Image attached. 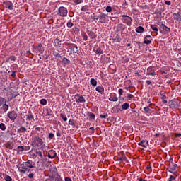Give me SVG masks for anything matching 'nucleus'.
Wrapping results in <instances>:
<instances>
[{
	"label": "nucleus",
	"instance_id": "obj_1",
	"mask_svg": "<svg viewBox=\"0 0 181 181\" xmlns=\"http://www.w3.org/2000/svg\"><path fill=\"white\" fill-rule=\"evenodd\" d=\"M33 166V163L32 160H28L27 162H23L22 164L20 165L19 172L21 173H26V172H33V170H30Z\"/></svg>",
	"mask_w": 181,
	"mask_h": 181
},
{
	"label": "nucleus",
	"instance_id": "obj_2",
	"mask_svg": "<svg viewBox=\"0 0 181 181\" xmlns=\"http://www.w3.org/2000/svg\"><path fill=\"white\" fill-rule=\"evenodd\" d=\"M122 22L127 26H131L132 25V18L127 16L125 14L121 16Z\"/></svg>",
	"mask_w": 181,
	"mask_h": 181
},
{
	"label": "nucleus",
	"instance_id": "obj_3",
	"mask_svg": "<svg viewBox=\"0 0 181 181\" xmlns=\"http://www.w3.org/2000/svg\"><path fill=\"white\" fill-rule=\"evenodd\" d=\"M67 13H69V11H67V8L64 6L59 7L58 11H57V15H59L62 18L67 16Z\"/></svg>",
	"mask_w": 181,
	"mask_h": 181
},
{
	"label": "nucleus",
	"instance_id": "obj_4",
	"mask_svg": "<svg viewBox=\"0 0 181 181\" xmlns=\"http://www.w3.org/2000/svg\"><path fill=\"white\" fill-rule=\"evenodd\" d=\"M41 145H43V139H42L39 136H35L33 139V141L32 142L33 146H40Z\"/></svg>",
	"mask_w": 181,
	"mask_h": 181
},
{
	"label": "nucleus",
	"instance_id": "obj_5",
	"mask_svg": "<svg viewBox=\"0 0 181 181\" xmlns=\"http://www.w3.org/2000/svg\"><path fill=\"white\" fill-rule=\"evenodd\" d=\"M168 104H169V107H170V108H176V107H180V100H172L170 102H168Z\"/></svg>",
	"mask_w": 181,
	"mask_h": 181
},
{
	"label": "nucleus",
	"instance_id": "obj_6",
	"mask_svg": "<svg viewBox=\"0 0 181 181\" xmlns=\"http://www.w3.org/2000/svg\"><path fill=\"white\" fill-rule=\"evenodd\" d=\"M7 116L11 121H15L16 118H18V113L15 110L8 112Z\"/></svg>",
	"mask_w": 181,
	"mask_h": 181
},
{
	"label": "nucleus",
	"instance_id": "obj_7",
	"mask_svg": "<svg viewBox=\"0 0 181 181\" xmlns=\"http://www.w3.org/2000/svg\"><path fill=\"white\" fill-rule=\"evenodd\" d=\"M100 23H108V18H107V14L101 13L99 16Z\"/></svg>",
	"mask_w": 181,
	"mask_h": 181
},
{
	"label": "nucleus",
	"instance_id": "obj_8",
	"mask_svg": "<svg viewBox=\"0 0 181 181\" xmlns=\"http://www.w3.org/2000/svg\"><path fill=\"white\" fill-rule=\"evenodd\" d=\"M33 48L35 49L37 52H39V53L41 54H42L43 52H45V48L43 47V45H42V43L38 44V45L37 46H34Z\"/></svg>",
	"mask_w": 181,
	"mask_h": 181
},
{
	"label": "nucleus",
	"instance_id": "obj_9",
	"mask_svg": "<svg viewBox=\"0 0 181 181\" xmlns=\"http://www.w3.org/2000/svg\"><path fill=\"white\" fill-rule=\"evenodd\" d=\"M57 156V153L56 151L50 150L48 153V158L49 159H54V158Z\"/></svg>",
	"mask_w": 181,
	"mask_h": 181
},
{
	"label": "nucleus",
	"instance_id": "obj_10",
	"mask_svg": "<svg viewBox=\"0 0 181 181\" xmlns=\"http://www.w3.org/2000/svg\"><path fill=\"white\" fill-rule=\"evenodd\" d=\"M144 43L145 45H151L152 43V37H151V35H146L144 37Z\"/></svg>",
	"mask_w": 181,
	"mask_h": 181
},
{
	"label": "nucleus",
	"instance_id": "obj_11",
	"mask_svg": "<svg viewBox=\"0 0 181 181\" xmlns=\"http://www.w3.org/2000/svg\"><path fill=\"white\" fill-rule=\"evenodd\" d=\"M109 101H118V97H117V94L115 93H112L110 95Z\"/></svg>",
	"mask_w": 181,
	"mask_h": 181
},
{
	"label": "nucleus",
	"instance_id": "obj_12",
	"mask_svg": "<svg viewBox=\"0 0 181 181\" xmlns=\"http://www.w3.org/2000/svg\"><path fill=\"white\" fill-rule=\"evenodd\" d=\"M26 120L27 121H32L35 119V116L32 114L31 111H28V113L25 115Z\"/></svg>",
	"mask_w": 181,
	"mask_h": 181
},
{
	"label": "nucleus",
	"instance_id": "obj_13",
	"mask_svg": "<svg viewBox=\"0 0 181 181\" xmlns=\"http://www.w3.org/2000/svg\"><path fill=\"white\" fill-rule=\"evenodd\" d=\"M77 97L78 98H76V103H86V99L83 95H75V98Z\"/></svg>",
	"mask_w": 181,
	"mask_h": 181
},
{
	"label": "nucleus",
	"instance_id": "obj_14",
	"mask_svg": "<svg viewBox=\"0 0 181 181\" xmlns=\"http://www.w3.org/2000/svg\"><path fill=\"white\" fill-rule=\"evenodd\" d=\"M86 33L90 39H95V37H97V35H95V33L91 30H87Z\"/></svg>",
	"mask_w": 181,
	"mask_h": 181
},
{
	"label": "nucleus",
	"instance_id": "obj_15",
	"mask_svg": "<svg viewBox=\"0 0 181 181\" xmlns=\"http://www.w3.org/2000/svg\"><path fill=\"white\" fill-rule=\"evenodd\" d=\"M54 46H55V47H60V46H62V40H60L59 38L54 39Z\"/></svg>",
	"mask_w": 181,
	"mask_h": 181
},
{
	"label": "nucleus",
	"instance_id": "obj_16",
	"mask_svg": "<svg viewBox=\"0 0 181 181\" xmlns=\"http://www.w3.org/2000/svg\"><path fill=\"white\" fill-rule=\"evenodd\" d=\"M173 18L174 21H181V13H173Z\"/></svg>",
	"mask_w": 181,
	"mask_h": 181
},
{
	"label": "nucleus",
	"instance_id": "obj_17",
	"mask_svg": "<svg viewBox=\"0 0 181 181\" xmlns=\"http://www.w3.org/2000/svg\"><path fill=\"white\" fill-rule=\"evenodd\" d=\"M139 146H141V148H147L148 147V141L142 140L141 142L138 144Z\"/></svg>",
	"mask_w": 181,
	"mask_h": 181
},
{
	"label": "nucleus",
	"instance_id": "obj_18",
	"mask_svg": "<svg viewBox=\"0 0 181 181\" xmlns=\"http://www.w3.org/2000/svg\"><path fill=\"white\" fill-rule=\"evenodd\" d=\"M95 90L98 93H100V94H104V87L98 86L96 87Z\"/></svg>",
	"mask_w": 181,
	"mask_h": 181
},
{
	"label": "nucleus",
	"instance_id": "obj_19",
	"mask_svg": "<svg viewBox=\"0 0 181 181\" xmlns=\"http://www.w3.org/2000/svg\"><path fill=\"white\" fill-rule=\"evenodd\" d=\"M70 50L73 52V53H77L78 52V48L77 47V45L71 46L69 47Z\"/></svg>",
	"mask_w": 181,
	"mask_h": 181
},
{
	"label": "nucleus",
	"instance_id": "obj_20",
	"mask_svg": "<svg viewBox=\"0 0 181 181\" xmlns=\"http://www.w3.org/2000/svg\"><path fill=\"white\" fill-rule=\"evenodd\" d=\"M93 52L96 54H103V49H101V48H100V47H98L97 49L94 48Z\"/></svg>",
	"mask_w": 181,
	"mask_h": 181
},
{
	"label": "nucleus",
	"instance_id": "obj_21",
	"mask_svg": "<svg viewBox=\"0 0 181 181\" xmlns=\"http://www.w3.org/2000/svg\"><path fill=\"white\" fill-rule=\"evenodd\" d=\"M1 110H3L4 112H6V111L9 110V105H8L6 103H4V105H2Z\"/></svg>",
	"mask_w": 181,
	"mask_h": 181
},
{
	"label": "nucleus",
	"instance_id": "obj_22",
	"mask_svg": "<svg viewBox=\"0 0 181 181\" xmlns=\"http://www.w3.org/2000/svg\"><path fill=\"white\" fill-rule=\"evenodd\" d=\"M117 160L120 162H125L127 160V156L122 155L121 157H117Z\"/></svg>",
	"mask_w": 181,
	"mask_h": 181
},
{
	"label": "nucleus",
	"instance_id": "obj_23",
	"mask_svg": "<svg viewBox=\"0 0 181 181\" xmlns=\"http://www.w3.org/2000/svg\"><path fill=\"white\" fill-rule=\"evenodd\" d=\"M45 117H50V116H52V110L47 109L45 111Z\"/></svg>",
	"mask_w": 181,
	"mask_h": 181
},
{
	"label": "nucleus",
	"instance_id": "obj_24",
	"mask_svg": "<svg viewBox=\"0 0 181 181\" xmlns=\"http://www.w3.org/2000/svg\"><path fill=\"white\" fill-rule=\"evenodd\" d=\"M136 32L137 33H144V27L142 26H139L136 29Z\"/></svg>",
	"mask_w": 181,
	"mask_h": 181
},
{
	"label": "nucleus",
	"instance_id": "obj_25",
	"mask_svg": "<svg viewBox=\"0 0 181 181\" xmlns=\"http://www.w3.org/2000/svg\"><path fill=\"white\" fill-rule=\"evenodd\" d=\"M90 85L93 86V87L97 86V81L94 78H91L90 81Z\"/></svg>",
	"mask_w": 181,
	"mask_h": 181
},
{
	"label": "nucleus",
	"instance_id": "obj_26",
	"mask_svg": "<svg viewBox=\"0 0 181 181\" xmlns=\"http://www.w3.org/2000/svg\"><path fill=\"white\" fill-rule=\"evenodd\" d=\"M117 30H121L122 32L125 30V27L124 26V24H119L117 25Z\"/></svg>",
	"mask_w": 181,
	"mask_h": 181
},
{
	"label": "nucleus",
	"instance_id": "obj_27",
	"mask_svg": "<svg viewBox=\"0 0 181 181\" xmlns=\"http://www.w3.org/2000/svg\"><path fill=\"white\" fill-rule=\"evenodd\" d=\"M128 108H129V103H124L122 105V110H128Z\"/></svg>",
	"mask_w": 181,
	"mask_h": 181
},
{
	"label": "nucleus",
	"instance_id": "obj_28",
	"mask_svg": "<svg viewBox=\"0 0 181 181\" xmlns=\"http://www.w3.org/2000/svg\"><path fill=\"white\" fill-rule=\"evenodd\" d=\"M15 60H16V57H15V56H11V57H9L8 58H7L6 62H9L10 61H11V62H15Z\"/></svg>",
	"mask_w": 181,
	"mask_h": 181
},
{
	"label": "nucleus",
	"instance_id": "obj_29",
	"mask_svg": "<svg viewBox=\"0 0 181 181\" xmlns=\"http://www.w3.org/2000/svg\"><path fill=\"white\" fill-rule=\"evenodd\" d=\"M25 151V147L21 146L17 147L18 153H21V152H23Z\"/></svg>",
	"mask_w": 181,
	"mask_h": 181
},
{
	"label": "nucleus",
	"instance_id": "obj_30",
	"mask_svg": "<svg viewBox=\"0 0 181 181\" xmlns=\"http://www.w3.org/2000/svg\"><path fill=\"white\" fill-rule=\"evenodd\" d=\"M151 28L152 29V30H153V32H156V33L159 32V30L158 29V27H156V25H151Z\"/></svg>",
	"mask_w": 181,
	"mask_h": 181
},
{
	"label": "nucleus",
	"instance_id": "obj_31",
	"mask_svg": "<svg viewBox=\"0 0 181 181\" xmlns=\"http://www.w3.org/2000/svg\"><path fill=\"white\" fill-rule=\"evenodd\" d=\"M4 104H6V99H5V98L0 97V106Z\"/></svg>",
	"mask_w": 181,
	"mask_h": 181
},
{
	"label": "nucleus",
	"instance_id": "obj_32",
	"mask_svg": "<svg viewBox=\"0 0 181 181\" xmlns=\"http://www.w3.org/2000/svg\"><path fill=\"white\" fill-rule=\"evenodd\" d=\"M62 63L64 64H70V60H69V59L64 57L62 59Z\"/></svg>",
	"mask_w": 181,
	"mask_h": 181
},
{
	"label": "nucleus",
	"instance_id": "obj_33",
	"mask_svg": "<svg viewBox=\"0 0 181 181\" xmlns=\"http://www.w3.org/2000/svg\"><path fill=\"white\" fill-rule=\"evenodd\" d=\"M26 131L27 129H25V127H21V128L18 129V132L19 133L26 132Z\"/></svg>",
	"mask_w": 181,
	"mask_h": 181
},
{
	"label": "nucleus",
	"instance_id": "obj_34",
	"mask_svg": "<svg viewBox=\"0 0 181 181\" xmlns=\"http://www.w3.org/2000/svg\"><path fill=\"white\" fill-rule=\"evenodd\" d=\"M53 55L54 57L62 58V54H60V53L57 52V51L53 52Z\"/></svg>",
	"mask_w": 181,
	"mask_h": 181
},
{
	"label": "nucleus",
	"instance_id": "obj_35",
	"mask_svg": "<svg viewBox=\"0 0 181 181\" xmlns=\"http://www.w3.org/2000/svg\"><path fill=\"white\" fill-rule=\"evenodd\" d=\"M81 36L83 39V40L86 41L88 39V36H87V34L86 33H83L81 34Z\"/></svg>",
	"mask_w": 181,
	"mask_h": 181
},
{
	"label": "nucleus",
	"instance_id": "obj_36",
	"mask_svg": "<svg viewBox=\"0 0 181 181\" xmlns=\"http://www.w3.org/2000/svg\"><path fill=\"white\" fill-rule=\"evenodd\" d=\"M0 129H1V131H5V129H6V126L5 125V124H0Z\"/></svg>",
	"mask_w": 181,
	"mask_h": 181
},
{
	"label": "nucleus",
	"instance_id": "obj_37",
	"mask_svg": "<svg viewBox=\"0 0 181 181\" xmlns=\"http://www.w3.org/2000/svg\"><path fill=\"white\" fill-rule=\"evenodd\" d=\"M81 11H82L83 12H87V11H88V6L85 5V6H82Z\"/></svg>",
	"mask_w": 181,
	"mask_h": 181
},
{
	"label": "nucleus",
	"instance_id": "obj_38",
	"mask_svg": "<svg viewBox=\"0 0 181 181\" xmlns=\"http://www.w3.org/2000/svg\"><path fill=\"white\" fill-rule=\"evenodd\" d=\"M4 180L5 181H12V177L8 175H6L4 177Z\"/></svg>",
	"mask_w": 181,
	"mask_h": 181
},
{
	"label": "nucleus",
	"instance_id": "obj_39",
	"mask_svg": "<svg viewBox=\"0 0 181 181\" xmlns=\"http://www.w3.org/2000/svg\"><path fill=\"white\" fill-rule=\"evenodd\" d=\"M144 111L145 114H148V112H150V111H151V110L149 108V107H144Z\"/></svg>",
	"mask_w": 181,
	"mask_h": 181
},
{
	"label": "nucleus",
	"instance_id": "obj_40",
	"mask_svg": "<svg viewBox=\"0 0 181 181\" xmlns=\"http://www.w3.org/2000/svg\"><path fill=\"white\" fill-rule=\"evenodd\" d=\"M7 6H8V9H9L10 11H12V9H13V4L11 3V4L9 3H7Z\"/></svg>",
	"mask_w": 181,
	"mask_h": 181
},
{
	"label": "nucleus",
	"instance_id": "obj_41",
	"mask_svg": "<svg viewBox=\"0 0 181 181\" xmlns=\"http://www.w3.org/2000/svg\"><path fill=\"white\" fill-rule=\"evenodd\" d=\"M60 117L62 118L63 121L64 122L67 121V117H66V115L61 113Z\"/></svg>",
	"mask_w": 181,
	"mask_h": 181
},
{
	"label": "nucleus",
	"instance_id": "obj_42",
	"mask_svg": "<svg viewBox=\"0 0 181 181\" xmlns=\"http://www.w3.org/2000/svg\"><path fill=\"white\" fill-rule=\"evenodd\" d=\"M40 104L42 105H46V104H47V100H46V99H41Z\"/></svg>",
	"mask_w": 181,
	"mask_h": 181
},
{
	"label": "nucleus",
	"instance_id": "obj_43",
	"mask_svg": "<svg viewBox=\"0 0 181 181\" xmlns=\"http://www.w3.org/2000/svg\"><path fill=\"white\" fill-rule=\"evenodd\" d=\"M115 42H116L117 43H119V42H121V37H119V36H116L115 38L114 39Z\"/></svg>",
	"mask_w": 181,
	"mask_h": 181
},
{
	"label": "nucleus",
	"instance_id": "obj_44",
	"mask_svg": "<svg viewBox=\"0 0 181 181\" xmlns=\"http://www.w3.org/2000/svg\"><path fill=\"white\" fill-rule=\"evenodd\" d=\"M106 12H112V8L110 6H108L105 8Z\"/></svg>",
	"mask_w": 181,
	"mask_h": 181
},
{
	"label": "nucleus",
	"instance_id": "obj_45",
	"mask_svg": "<svg viewBox=\"0 0 181 181\" xmlns=\"http://www.w3.org/2000/svg\"><path fill=\"white\" fill-rule=\"evenodd\" d=\"M158 25H159V26H160V28L161 29H163V30H165V28H166V25H165V24L158 23Z\"/></svg>",
	"mask_w": 181,
	"mask_h": 181
},
{
	"label": "nucleus",
	"instance_id": "obj_46",
	"mask_svg": "<svg viewBox=\"0 0 181 181\" xmlns=\"http://www.w3.org/2000/svg\"><path fill=\"white\" fill-rule=\"evenodd\" d=\"M158 25H159V26H160V28L161 29H163V30H165V28H166V25H165V24L158 23Z\"/></svg>",
	"mask_w": 181,
	"mask_h": 181
},
{
	"label": "nucleus",
	"instance_id": "obj_47",
	"mask_svg": "<svg viewBox=\"0 0 181 181\" xmlns=\"http://www.w3.org/2000/svg\"><path fill=\"white\" fill-rule=\"evenodd\" d=\"M162 95L161 98L163 101V103L166 104V103H168V100H166V95Z\"/></svg>",
	"mask_w": 181,
	"mask_h": 181
},
{
	"label": "nucleus",
	"instance_id": "obj_48",
	"mask_svg": "<svg viewBox=\"0 0 181 181\" xmlns=\"http://www.w3.org/2000/svg\"><path fill=\"white\" fill-rule=\"evenodd\" d=\"M89 117L90 118H91L92 119H95V115L93 112H90L89 113Z\"/></svg>",
	"mask_w": 181,
	"mask_h": 181
},
{
	"label": "nucleus",
	"instance_id": "obj_49",
	"mask_svg": "<svg viewBox=\"0 0 181 181\" xmlns=\"http://www.w3.org/2000/svg\"><path fill=\"white\" fill-rule=\"evenodd\" d=\"M33 176H35V173L33 171L30 172V173L28 175L29 179H33Z\"/></svg>",
	"mask_w": 181,
	"mask_h": 181
},
{
	"label": "nucleus",
	"instance_id": "obj_50",
	"mask_svg": "<svg viewBox=\"0 0 181 181\" xmlns=\"http://www.w3.org/2000/svg\"><path fill=\"white\" fill-rule=\"evenodd\" d=\"M36 154L38 155L40 158H43V154H42V151H37Z\"/></svg>",
	"mask_w": 181,
	"mask_h": 181
},
{
	"label": "nucleus",
	"instance_id": "obj_51",
	"mask_svg": "<svg viewBox=\"0 0 181 181\" xmlns=\"http://www.w3.org/2000/svg\"><path fill=\"white\" fill-rule=\"evenodd\" d=\"M147 71H148V73H152L153 71H153V67H152V66L148 67L147 69Z\"/></svg>",
	"mask_w": 181,
	"mask_h": 181
},
{
	"label": "nucleus",
	"instance_id": "obj_52",
	"mask_svg": "<svg viewBox=\"0 0 181 181\" xmlns=\"http://www.w3.org/2000/svg\"><path fill=\"white\" fill-rule=\"evenodd\" d=\"M176 168H177V164H173L172 168H170V170H175Z\"/></svg>",
	"mask_w": 181,
	"mask_h": 181
},
{
	"label": "nucleus",
	"instance_id": "obj_53",
	"mask_svg": "<svg viewBox=\"0 0 181 181\" xmlns=\"http://www.w3.org/2000/svg\"><path fill=\"white\" fill-rule=\"evenodd\" d=\"M91 18L93 19V21H98V19H100V16H91Z\"/></svg>",
	"mask_w": 181,
	"mask_h": 181
},
{
	"label": "nucleus",
	"instance_id": "obj_54",
	"mask_svg": "<svg viewBox=\"0 0 181 181\" xmlns=\"http://www.w3.org/2000/svg\"><path fill=\"white\" fill-rule=\"evenodd\" d=\"M16 73L17 71H12L11 77H13V78H15V77H16Z\"/></svg>",
	"mask_w": 181,
	"mask_h": 181
},
{
	"label": "nucleus",
	"instance_id": "obj_55",
	"mask_svg": "<svg viewBox=\"0 0 181 181\" xmlns=\"http://www.w3.org/2000/svg\"><path fill=\"white\" fill-rule=\"evenodd\" d=\"M175 180H176V177H175V176L170 175V179H168V181H174Z\"/></svg>",
	"mask_w": 181,
	"mask_h": 181
},
{
	"label": "nucleus",
	"instance_id": "obj_56",
	"mask_svg": "<svg viewBox=\"0 0 181 181\" xmlns=\"http://www.w3.org/2000/svg\"><path fill=\"white\" fill-rule=\"evenodd\" d=\"M67 28H73L74 24L71 22H68L66 24Z\"/></svg>",
	"mask_w": 181,
	"mask_h": 181
},
{
	"label": "nucleus",
	"instance_id": "obj_57",
	"mask_svg": "<svg viewBox=\"0 0 181 181\" xmlns=\"http://www.w3.org/2000/svg\"><path fill=\"white\" fill-rule=\"evenodd\" d=\"M48 138H49V139H53V138H54V134L53 133H49Z\"/></svg>",
	"mask_w": 181,
	"mask_h": 181
},
{
	"label": "nucleus",
	"instance_id": "obj_58",
	"mask_svg": "<svg viewBox=\"0 0 181 181\" xmlns=\"http://www.w3.org/2000/svg\"><path fill=\"white\" fill-rule=\"evenodd\" d=\"M127 98L129 100H132V98H134V95L130 94V93L127 94Z\"/></svg>",
	"mask_w": 181,
	"mask_h": 181
},
{
	"label": "nucleus",
	"instance_id": "obj_59",
	"mask_svg": "<svg viewBox=\"0 0 181 181\" xmlns=\"http://www.w3.org/2000/svg\"><path fill=\"white\" fill-rule=\"evenodd\" d=\"M147 74L148 76H156V73L155 72V71H153L152 72H150V73H147Z\"/></svg>",
	"mask_w": 181,
	"mask_h": 181
},
{
	"label": "nucleus",
	"instance_id": "obj_60",
	"mask_svg": "<svg viewBox=\"0 0 181 181\" xmlns=\"http://www.w3.org/2000/svg\"><path fill=\"white\" fill-rule=\"evenodd\" d=\"M74 2L78 5V4L83 3V0H74Z\"/></svg>",
	"mask_w": 181,
	"mask_h": 181
},
{
	"label": "nucleus",
	"instance_id": "obj_61",
	"mask_svg": "<svg viewBox=\"0 0 181 181\" xmlns=\"http://www.w3.org/2000/svg\"><path fill=\"white\" fill-rule=\"evenodd\" d=\"M69 125H74V120L70 119L69 121Z\"/></svg>",
	"mask_w": 181,
	"mask_h": 181
},
{
	"label": "nucleus",
	"instance_id": "obj_62",
	"mask_svg": "<svg viewBox=\"0 0 181 181\" xmlns=\"http://www.w3.org/2000/svg\"><path fill=\"white\" fill-rule=\"evenodd\" d=\"M108 117V115H100V118H104V119H105V118H107Z\"/></svg>",
	"mask_w": 181,
	"mask_h": 181
},
{
	"label": "nucleus",
	"instance_id": "obj_63",
	"mask_svg": "<svg viewBox=\"0 0 181 181\" xmlns=\"http://www.w3.org/2000/svg\"><path fill=\"white\" fill-rule=\"evenodd\" d=\"M118 93H119V95H122L124 90L122 89H119Z\"/></svg>",
	"mask_w": 181,
	"mask_h": 181
},
{
	"label": "nucleus",
	"instance_id": "obj_64",
	"mask_svg": "<svg viewBox=\"0 0 181 181\" xmlns=\"http://www.w3.org/2000/svg\"><path fill=\"white\" fill-rule=\"evenodd\" d=\"M175 138H179L180 136H181V134L180 133H175Z\"/></svg>",
	"mask_w": 181,
	"mask_h": 181
}]
</instances>
